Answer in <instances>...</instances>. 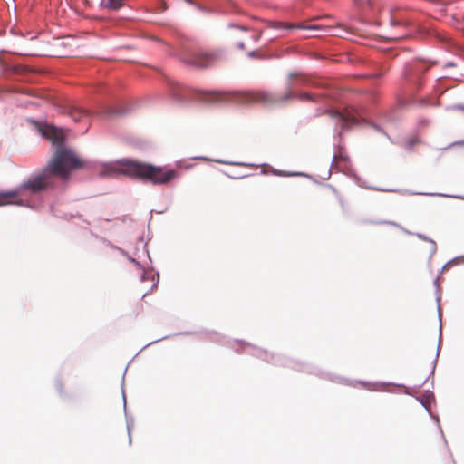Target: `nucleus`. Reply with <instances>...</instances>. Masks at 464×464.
Here are the masks:
<instances>
[{
    "instance_id": "1",
    "label": "nucleus",
    "mask_w": 464,
    "mask_h": 464,
    "mask_svg": "<svg viewBox=\"0 0 464 464\" xmlns=\"http://www.w3.org/2000/svg\"><path fill=\"white\" fill-rule=\"evenodd\" d=\"M285 86L287 91L284 93L267 90L235 92L230 98L241 103L256 102L275 107H284L295 98L314 103L330 102L337 99L336 91L330 89V83L309 79L297 72L288 73Z\"/></svg>"
},
{
    "instance_id": "2",
    "label": "nucleus",
    "mask_w": 464,
    "mask_h": 464,
    "mask_svg": "<svg viewBox=\"0 0 464 464\" xmlns=\"http://www.w3.org/2000/svg\"><path fill=\"white\" fill-rule=\"evenodd\" d=\"M87 166V161L80 158L73 149L67 145L59 146L40 170L33 172L26 180L15 188L20 198L25 194L38 195L51 188L64 189L72 172Z\"/></svg>"
},
{
    "instance_id": "3",
    "label": "nucleus",
    "mask_w": 464,
    "mask_h": 464,
    "mask_svg": "<svg viewBox=\"0 0 464 464\" xmlns=\"http://www.w3.org/2000/svg\"><path fill=\"white\" fill-rule=\"evenodd\" d=\"M102 174L123 175L155 186L169 184L179 177V172L174 169H166L164 166H157L133 158H121L103 163Z\"/></svg>"
},
{
    "instance_id": "4",
    "label": "nucleus",
    "mask_w": 464,
    "mask_h": 464,
    "mask_svg": "<svg viewBox=\"0 0 464 464\" xmlns=\"http://www.w3.org/2000/svg\"><path fill=\"white\" fill-rule=\"evenodd\" d=\"M233 343L238 344V347H233L228 344L232 349H234L235 353H243V349L246 347L250 348L251 350L247 352V353L253 357H256L263 362H266L274 366H281V367H288L295 371L309 373L315 375L321 379L330 381L332 382H336L340 384H344L351 386L353 385L352 382L344 377L328 372L320 369L319 367L310 364L308 362H301L298 360H295L289 358L281 353H276L273 352H269L261 347H257L248 342L240 339H235Z\"/></svg>"
},
{
    "instance_id": "5",
    "label": "nucleus",
    "mask_w": 464,
    "mask_h": 464,
    "mask_svg": "<svg viewBox=\"0 0 464 464\" xmlns=\"http://www.w3.org/2000/svg\"><path fill=\"white\" fill-rule=\"evenodd\" d=\"M325 112L335 121L334 136H338L341 140L342 135L351 130L353 126L367 123L368 121L363 117V111L348 103H342L336 107H329Z\"/></svg>"
},
{
    "instance_id": "6",
    "label": "nucleus",
    "mask_w": 464,
    "mask_h": 464,
    "mask_svg": "<svg viewBox=\"0 0 464 464\" xmlns=\"http://www.w3.org/2000/svg\"><path fill=\"white\" fill-rule=\"evenodd\" d=\"M163 80L169 95L179 105H186L192 100L215 102L223 99L217 92L184 88L166 75H163Z\"/></svg>"
},
{
    "instance_id": "7",
    "label": "nucleus",
    "mask_w": 464,
    "mask_h": 464,
    "mask_svg": "<svg viewBox=\"0 0 464 464\" xmlns=\"http://www.w3.org/2000/svg\"><path fill=\"white\" fill-rule=\"evenodd\" d=\"M437 63L436 60L423 58H415L405 63L402 72L403 83L410 91H420L424 86L426 72Z\"/></svg>"
},
{
    "instance_id": "8",
    "label": "nucleus",
    "mask_w": 464,
    "mask_h": 464,
    "mask_svg": "<svg viewBox=\"0 0 464 464\" xmlns=\"http://www.w3.org/2000/svg\"><path fill=\"white\" fill-rule=\"evenodd\" d=\"M26 121L34 126V130L44 139L48 140L53 147L66 145L67 134L63 129L49 124L46 121L26 118Z\"/></svg>"
},
{
    "instance_id": "9",
    "label": "nucleus",
    "mask_w": 464,
    "mask_h": 464,
    "mask_svg": "<svg viewBox=\"0 0 464 464\" xmlns=\"http://www.w3.org/2000/svg\"><path fill=\"white\" fill-rule=\"evenodd\" d=\"M226 53L225 49L215 50L211 53H189L187 56L181 58V61L189 66L205 69L224 59Z\"/></svg>"
},
{
    "instance_id": "10",
    "label": "nucleus",
    "mask_w": 464,
    "mask_h": 464,
    "mask_svg": "<svg viewBox=\"0 0 464 464\" xmlns=\"http://www.w3.org/2000/svg\"><path fill=\"white\" fill-rule=\"evenodd\" d=\"M346 174L353 178L354 182L357 186L368 189H372L376 191H384V192H394V193H401L403 195H425V196H431V197H450L454 198H460L464 199V196L461 195H448L443 193H426V192H420V191H413L409 189H401V188H384L381 187H375V186H369L367 185L366 181L363 180L361 177H359L353 170L349 169Z\"/></svg>"
},
{
    "instance_id": "11",
    "label": "nucleus",
    "mask_w": 464,
    "mask_h": 464,
    "mask_svg": "<svg viewBox=\"0 0 464 464\" xmlns=\"http://www.w3.org/2000/svg\"><path fill=\"white\" fill-rule=\"evenodd\" d=\"M433 285L434 286L436 287V292L439 293L440 292V283H439V276H437L434 281H433ZM440 296L439 294H437V296H436V302H437V313H438V318H439V321H440V325H439V338H438V345H437V351H436V354H435V358L432 360L431 362V365H432V368H431V371H430V375L419 385V387H421L430 378V375H433L434 372H435V369H436V366H437V362H438V358L440 356V347H441V342H442V321H441V317H442V313H441V307H440Z\"/></svg>"
},
{
    "instance_id": "12",
    "label": "nucleus",
    "mask_w": 464,
    "mask_h": 464,
    "mask_svg": "<svg viewBox=\"0 0 464 464\" xmlns=\"http://www.w3.org/2000/svg\"><path fill=\"white\" fill-rule=\"evenodd\" d=\"M129 105L115 102L113 103L101 102L96 110V113L102 116H123L130 111Z\"/></svg>"
},
{
    "instance_id": "13",
    "label": "nucleus",
    "mask_w": 464,
    "mask_h": 464,
    "mask_svg": "<svg viewBox=\"0 0 464 464\" xmlns=\"http://www.w3.org/2000/svg\"><path fill=\"white\" fill-rule=\"evenodd\" d=\"M15 205L21 207L34 208V205L24 198H20L15 188L9 190L0 191V206Z\"/></svg>"
},
{
    "instance_id": "14",
    "label": "nucleus",
    "mask_w": 464,
    "mask_h": 464,
    "mask_svg": "<svg viewBox=\"0 0 464 464\" xmlns=\"http://www.w3.org/2000/svg\"><path fill=\"white\" fill-rule=\"evenodd\" d=\"M415 399L418 402L421 404V406L426 410V411L429 413L430 417L435 420L437 423L440 431L441 433L442 438L444 440H446L441 426L440 425V419L437 415H433V413L430 411V407L429 406L428 402H431L435 401V395L434 393L430 390H425L423 394L420 396H415ZM447 443V441H445Z\"/></svg>"
},
{
    "instance_id": "15",
    "label": "nucleus",
    "mask_w": 464,
    "mask_h": 464,
    "mask_svg": "<svg viewBox=\"0 0 464 464\" xmlns=\"http://www.w3.org/2000/svg\"><path fill=\"white\" fill-rule=\"evenodd\" d=\"M268 27L274 29H280L291 32L293 30H317L318 26L316 24H306L304 23H286L281 21H270L268 23Z\"/></svg>"
},
{
    "instance_id": "16",
    "label": "nucleus",
    "mask_w": 464,
    "mask_h": 464,
    "mask_svg": "<svg viewBox=\"0 0 464 464\" xmlns=\"http://www.w3.org/2000/svg\"><path fill=\"white\" fill-rule=\"evenodd\" d=\"M64 112L68 113L75 121H79L82 117L91 115L92 111L75 102H70L66 105Z\"/></svg>"
},
{
    "instance_id": "17",
    "label": "nucleus",
    "mask_w": 464,
    "mask_h": 464,
    "mask_svg": "<svg viewBox=\"0 0 464 464\" xmlns=\"http://www.w3.org/2000/svg\"><path fill=\"white\" fill-rule=\"evenodd\" d=\"M142 270V274L140 276V281L144 282V281H147V280H151L153 282L150 289L146 292L142 297L146 296L150 291H152L153 289H155L158 285H159V282H160V273L158 271H154V268L151 267V271H146L145 270V267L143 266V269Z\"/></svg>"
},
{
    "instance_id": "18",
    "label": "nucleus",
    "mask_w": 464,
    "mask_h": 464,
    "mask_svg": "<svg viewBox=\"0 0 464 464\" xmlns=\"http://www.w3.org/2000/svg\"><path fill=\"white\" fill-rule=\"evenodd\" d=\"M121 396H122V401H123V410H124V414H125L126 429H127V433H128V437H129V445H131V443H132L131 431L134 427V417L131 415H129L127 412L126 394H125V390L123 388H122Z\"/></svg>"
},
{
    "instance_id": "19",
    "label": "nucleus",
    "mask_w": 464,
    "mask_h": 464,
    "mask_svg": "<svg viewBox=\"0 0 464 464\" xmlns=\"http://www.w3.org/2000/svg\"><path fill=\"white\" fill-rule=\"evenodd\" d=\"M403 232L408 234V235H414L418 238H420V239H421L423 241H427V242L430 243V256L428 257V262L430 263L431 261L433 256L437 252V244H436V242L432 238L429 237L428 236H426L425 234H422V233H419V232L414 233V232H411V231H409L407 229H403Z\"/></svg>"
},
{
    "instance_id": "20",
    "label": "nucleus",
    "mask_w": 464,
    "mask_h": 464,
    "mask_svg": "<svg viewBox=\"0 0 464 464\" xmlns=\"http://www.w3.org/2000/svg\"><path fill=\"white\" fill-rule=\"evenodd\" d=\"M185 2L193 5L197 10L206 14H223V11H220L218 8L206 6L195 0H185Z\"/></svg>"
},
{
    "instance_id": "21",
    "label": "nucleus",
    "mask_w": 464,
    "mask_h": 464,
    "mask_svg": "<svg viewBox=\"0 0 464 464\" xmlns=\"http://www.w3.org/2000/svg\"><path fill=\"white\" fill-rule=\"evenodd\" d=\"M193 159L198 160H204V161H215L217 163L231 165V166H256L255 164H250V163H246V162H241V161L224 160H220V159L213 160V159L208 158L206 156H197V157H193Z\"/></svg>"
},
{
    "instance_id": "22",
    "label": "nucleus",
    "mask_w": 464,
    "mask_h": 464,
    "mask_svg": "<svg viewBox=\"0 0 464 464\" xmlns=\"http://www.w3.org/2000/svg\"><path fill=\"white\" fill-rule=\"evenodd\" d=\"M447 79H449V77L445 75L439 76L436 79V84L434 85V89L439 93V95L443 94L444 92L450 88L449 86H445L443 83V82Z\"/></svg>"
},
{
    "instance_id": "23",
    "label": "nucleus",
    "mask_w": 464,
    "mask_h": 464,
    "mask_svg": "<svg viewBox=\"0 0 464 464\" xmlns=\"http://www.w3.org/2000/svg\"><path fill=\"white\" fill-rule=\"evenodd\" d=\"M104 6L111 10H119L124 4V0H102Z\"/></svg>"
},
{
    "instance_id": "24",
    "label": "nucleus",
    "mask_w": 464,
    "mask_h": 464,
    "mask_svg": "<svg viewBox=\"0 0 464 464\" xmlns=\"http://www.w3.org/2000/svg\"><path fill=\"white\" fill-rule=\"evenodd\" d=\"M117 250L120 252V254L126 257L130 263H132L137 268L143 269V265L139 262L136 258L131 257L126 250H124L121 247H117Z\"/></svg>"
},
{
    "instance_id": "25",
    "label": "nucleus",
    "mask_w": 464,
    "mask_h": 464,
    "mask_svg": "<svg viewBox=\"0 0 464 464\" xmlns=\"http://www.w3.org/2000/svg\"><path fill=\"white\" fill-rule=\"evenodd\" d=\"M388 71V67L385 65L377 64L374 72L371 74L372 78H381Z\"/></svg>"
},
{
    "instance_id": "26",
    "label": "nucleus",
    "mask_w": 464,
    "mask_h": 464,
    "mask_svg": "<svg viewBox=\"0 0 464 464\" xmlns=\"http://www.w3.org/2000/svg\"><path fill=\"white\" fill-rule=\"evenodd\" d=\"M204 334L211 342L214 343H220L221 340L224 338V336H222L221 334L215 331H205Z\"/></svg>"
},
{
    "instance_id": "27",
    "label": "nucleus",
    "mask_w": 464,
    "mask_h": 464,
    "mask_svg": "<svg viewBox=\"0 0 464 464\" xmlns=\"http://www.w3.org/2000/svg\"><path fill=\"white\" fill-rule=\"evenodd\" d=\"M419 105L422 106V107L428 106V105L439 107V106H440V102L439 100H436L435 102H431L429 98H421L419 101Z\"/></svg>"
},
{
    "instance_id": "28",
    "label": "nucleus",
    "mask_w": 464,
    "mask_h": 464,
    "mask_svg": "<svg viewBox=\"0 0 464 464\" xmlns=\"http://www.w3.org/2000/svg\"><path fill=\"white\" fill-rule=\"evenodd\" d=\"M227 29H237L240 32H247L249 29L247 26L246 25H243V24H237V23H228L227 24Z\"/></svg>"
},
{
    "instance_id": "29",
    "label": "nucleus",
    "mask_w": 464,
    "mask_h": 464,
    "mask_svg": "<svg viewBox=\"0 0 464 464\" xmlns=\"http://www.w3.org/2000/svg\"><path fill=\"white\" fill-rule=\"evenodd\" d=\"M269 167L271 169V172L273 175L279 176V177H290L291 171L276 169L271 166H269Z\"/></svg>"
},
{
    "instance_id": "30",
    "label": "nucleus",
    "mask_w": 464,
    "mask_h": 464,
    "mask_svg": "<svg viewBox=\"0 0 464 464\" xmlns=\"http://www.w3.org/2000/svg\"><path fill=\"white\" fill-rule=\"evenodd\" d=\"M170 336H171V335H165V336H162V337H160V338H159V339H156V340H154V341L150 342L149 343L145 344V345H144V346H143V347H142V348H141V349H140V350L136 353V356H138L140 353H141L144 349H146V348H147V347H149L150 345L154 344V343H159V342H160V341H162V340H166V339L169 338Z\"/></svg>"
},
{
    "instance_id": "31",
    "label": "nucleus",
    "mask_w": 464,
    "mask_h": 464,
    "mask_svg": "<svg viewBox=\"0 0 464 464\" xmlns=\"http://www.w3.org/2000/svg\"><path fill=\"white\" fill-rule=\"evenodd\" d=\"M419 142H420V140H419V139H417V138H411V139H409V140H407V142H406L405 149H406L408 151H411V150L413 149V147H414L417 143H419Z\"/></svg>"
},
{
    "instance_id": "32",
    "label": "nucleus",
    "mask_w": 464,
    "mask_h": 464,
    "mask_svg": "<svg viewBox=\"0 0 464 464\" xmlns=\"http://www.w3.org/2000/svg\"><path fill=\"white\" fill-rule=\"evenodd\" d=\"M356 382L363 385V386H371V385H373V386H376L378 384L380 385H390L392 384V382H380V383H370V382H364V381H356ZM392 385H395L394 383H392ZM397 386H402V384H396Z\"/></svg>"
},
{
    "instance_id": "33",
    "label": "nucleus",
    "mask_w": 464,
    "mask_h": 464,
    "mask_svg": "<svg viewBox=\"0 0 464 464\" xmlns=\"http://www.w3.org/2000/svg\"><path fill=\"white\" fill-rule=\"evenodd\" d=\"M372 224H388L401 228L403 231V227L394 221H370Z\"/></svg>"
},
{
    "instance_id": "34",
    "label": "nucleus",
    "mask_w": 464,
    "mask_h": 464,
    "mask_svg": "<svg viewBox=\"0 0 464 464\" xmlns=\"http://www.w3.org/2000/svg\"><path fill=\"white\" fill-rule=\"evenodd\" d=\"M290 177H305L308 179H313L312 175L305 173V172H301V171H291Z\"/></svg>"
},
{
    "instance_id": "35",
    "label": "nucleus",
    "mask_w": 464,
    "mask_h": 464,
    "mask_svg": "<svg viewBox=\"0 0 464 464\" xmlns=\"http://www.w3.org/2000/svg\"><path fill=\"white\" fill-rule=\"evenodd\" d=\"M55 389L57 391V392L60 394V395H63V383L61 382V380L57 379L55 381Z\"/></svg>"
},
{
    "instance_id": "36",
    "label": "nucleus",
    "mask_w": 464,
    "mask_h": 464,
    "mask_svg": "<svg viewBox=\"0 0 464 464\" xmlns=\"http://www.w3.org/2000/svg\"><path fill=\"white\" fill-rule=\"evenodd\" d=\"M459 260H460V257H454L452 258L451 260L448 261L441 268V272L442 273L446 268H448V266H450L451 264H455V263H458Z\"/></svg>"
},
{
    "instance_id": "37",
    "label": "nucleus",
    "mask_w": 464,
    "mask_h": 464,
    "mask_svg": "<svg viewBox=\"0 0 464 464\" xmlns=\"http://www.w3.org/2000/svg\"><path fill=\"white\" fill-rule=\"evenodd\" d=\"M199 333L197 332V331H184V332H179V333H175L173 334V336H177V335H195V334H198Z\"/></svg>"
},
{
    "instance_id": "38",
    "label": "nucleus",
    "mask_w": 464,
    "mask_h": 464,
    "mask_svg": "<svg viewBox=\"0 0 464 464\" xmlns=\"http://www.w3.org/2000/svg\"><path fill=\"white\" fill-rule=\"evenodd\" d=\"M371 126L377 131L385 135L390 140H392V138L379 125H377L376 123H371Z\"/></svg>"
},
{
    "instance_id": "39",
    "label": "nucleus",
    "mask_w": 464,
    "mask_h": 464,
    "mask_svg": "<svg viewBox=\"0 0 464 464\" xmlns=\"http://www.w3.org/2000/svg\"><path fill=\"white\" fill-rule=\"evenodd\" d=\"M447 110H458V111H464V104L457 103V104L447 107Z\"/></svg>"
},
{
    "instance_id": "40",
    "label": "nucleus",
    "mask_w": 464,
    "mask_h": 464,
    "mask_svg": "<svg viewBox=\"0 0 464 464\" xmlns=\"http://www.w3.org/2000/svg\"><path fill=\"white\" fill-rule=\"evenodd\" d=\"M390 24H391V25H392V26L401 25V24H405V23H404L403 21L399 20V19H397V18H395V17H392V18L390 19Z\"/></svg>"
},
{
    "instance_id": "41",
    "label": "nucleus",
    "mask_w": 464,
    "mask_h": 464,
    "mask_svg": "<svg viewBox=\"0 0 464 464\" xmlns=\"http://www.w3.org/2000/svg\"><path fill=\"white\" fill-rule=\"evenodd\" d=\"M135 357H137V356L135 355L133 358H131V359L128 362L127 366H130V364L134 361V358H135ZM127 368H128V367H126V368H125L124 372H123V375H122V380H121V389H122V388L124 389V380H125V374H126V372H127Z\"/></svg>"
},
{
    "instance_id": "42",
    "label": "nucleus",
    "mask_w": 464,
    "mask_h": 464,
    "mask_svg": "<svg viewBox=\"0 0 464 464\" xmlns=\"http://www.w3.org/2000/svg\"><path fill=\"white\" fill-rule=\"evenodd\" d=\"M135 357H137V356L135 355L133 358H131V359L128 362L127 366H130V364L134 361V358H135ZM127 368H128V367H126V368H125L124 372H123V375H122V380H121V389H122V388L124 389V380H125V374H126V372H127Z\"/></svg>"
},
{
    "instance_id": "43",
    "label": "nucleus",
    "mask_w": 464,
    "mask_h": 464,
    "mask_svg": "<svg viewBox=\"0 0 464 464\" xmlns=\"http://www.w3.org/2000/svg\"><path fill=\"white\" fill-rule=\"evenodd\" d=\"M135 357H137V356L135 355L133 358H131V359L128 362L127 366H130V364L134 361V358H135ZM127 368H128V367H126V368H125L124 372H123V375H122V380H121V389H122V388L124 389V380H125V374H126V372H127Z\"/></svg>"
},
{
    "instance_id": "44",
    "label": "nucleus",
    "mask_w": 464,
    "mask_h": 464,
    "mask_svg": "<svg viewBox=\"0 0 464 464\" xmlns=\"http://www.w3.org/2000/svg\"><path fill=\"white\" fill-rule=\"evenodd\" d=\"M135 357H137V356L135 355L133 358H131V359L128 362L127 366H130V364L134 361V358H135ZM127 368H128V367H126V368H125L124 372H123V375H122V380H121V389H122V388L124 389V380H125V374H126V372H127Z\"/></svg>"
},
{
    "instance_id": "45",
    "label": "nucleus",
    "mask_w": 464,
    "mask_h": 464,
    "mask_svg": "<svg viewBox=\"0 0 464 464\" xmlns=\"http://www.w3.org/2000/svg\"><path fill=\"white\" fill-rule=\"evenodd\" d=\"M135 357H137V356L135 355L133 358H131V359L128 362L127 366H130V364L134 361V358H135ZM127 368H128V367H126V368H125L124 372H123V375H122V380H121V389H122V388L124 389V380H125V374H126V372H127Z\"/></svg>"
},
{
    "instance_id": "46",
    "label": "nucleus",
    "mask_w": 464,
    "mask_h": 464,
    "mask_svg": "<svg viewBox=\"0 0 464 464\" xmlns=\"http://www.w3.org/2000/svg\"><path fill=\"white\" fill-rule=\"evenodd\" d=\"M135 357H137V356L135 355L133 358H131V359L128 362L127 366H130V364L134 361V358H135ZM127 368H128V367H126V368H125L124 372H123V375H122V380H121V389H122V388L124 389V380H125V374H126V372H127Z\"/></svg>"
},
{
    "instance_id": "47",
    "label": "nucleus",
    "mask_w": 464,
    "mask_h": 464,
    "mask_svg": "<svg viewBox=\"0 0 464 464\" xmlns=\"http://www.w3.org/2000/svg\"><path fill=\"white\" fill-rule=\"evenodd\" d=\"M143 248H144V251H145V253H146V255H147V257H148V259H149L150 263H151L152 261H151V258H150V256L149 249H148V247H147V242H145V243L143 244Z\"/></svg>"
},
{
    "instance_id": "48",
    "label": "nucleus",
    "mask_w": 464,
    "mask_h": 464,
    "mask_svg": "<svg viewBox=\"0 0 464 464\" xmlns=\"http://www.w3.org/2000/svg\"><path fill=\"white\" fill-rule=\"evenodd\" d=\"M103 242L106 244V246H110L111 248L117 250V247H119L118 246L113 245L111 241L107 239H103Z\"/></svg>"
},
{
    "instance_id": "49",
    "label": "nucleus",
    "mask_w": 464,
    "mask_h": 464,
    "mask_svg": "<svg viewBox=\"0 0 464 464\" xmlns=\"http://www.w3.org/2000/svg\"><path fill=\"white\" fill-rule=\"evenodd\" d=\"M248 57H250V58H257V57H259V54L257 53L256 51H250L248 53Z\"/></svg>"
},
{
    "instance_id": "50",
    "label": "nucleus",
    "mask_w": 464,
    "mask_h": 464,
    "mask_svg": "<svg viewBox=\"0 0 464 464\" xmlns=\"http://www.w3.org/2000/svg\"><path fill=\"white\" fill-rule=\"evenodd\" d=\"M429 122H430V121L428 119H425V118L420 119L419 121V124L422 125V126H427L429 124Z\"/></svg>"
},
{
    "instance_id": "51",
    "label": "nucleus",
    "mask_w": 464,
    "mask_h": 464,
    "mask_svg": "<svg viewBox=\"0 0 464 464\" xmlns=\"http://www.w3.org/2000/svg\"><path fill=\"white\" fill-rule=\"evenodd\" d=\"M456 66H457L456 63H454V62H452V61H450V62H448V63H446L444 64V68H448V67H456Z\"/></svg>"
},
{
    "instance_id": "52",
    "label": "nucleus",
    "mask_w": 464,
    "mask_h": 464,
    "mask_svg": "<svg viewBox=\"0 0 464 464\" xmlns=\"http://www.w3.org/2000/svg\"><path fill=\"white\" fill-rule=\"evenodd\" d=\"M227 176L232 179H244V178H246L248 175H242V176H238V177H234V176H231V175H228L227 174Z\"/></svg>"
},
{
    "instance_id": "53",
    "label": "nucleus",
    "mask_w": 464,
    "mask_h": 464,
    "mask_svg": "<svg viewBox=\"0 0 464 464\" xmlns=\"http://www.w3.org/2000/svg\"><path fill=\"white\" fill-rule=\"evenodd\" d=\"M237 47L239 48V49H244L245 48V44L243 42H238L237 44Z\"/></svg>"
},
{
    "instance_id": "54",
    "label": "nucleus",
    "mask_w": 464,
    "mask_h": 464,
    "mask_svg": "<svg viewBox=\"0 0 464 464\" xmlns=\"http://www.w3.org/2000/svg\"><path fill=\"white\" fill-rule=\"evenodd\" d=\"M324 186L328 187L331 188V190H333L334 193L337 192L336 188L333 186V185H330V184H325Z\"/></svg>"
},
{
    "instance_id": "55",
    "label": "nucleus",
    "mask_w": 464,
    "mask_h": 464,
    "mask_svg": "<svg viewBox=\"0 0 464 464\" xmlns=\"http://www.w3.org/2000/svg\"><path fill=\"white\" fill-rule=\"evenodd\" d=\"M340 158L343 160H348L349 158L347 155H340Z\"/></svg>"
},
{
    "instance_id": "56",
    "label": "nucleus",
    "mask_w": 464,
    "mask_h": 464,
    "mask_svg": "<svg viewBox=\"0 0 464 464\" xmlns=\"http://www.w3.org/2000/svg\"><path fill=\"white\" fill-rule=\"evenodd\" d=\"M4 34H5V29L3 27H0V36H2Z\"/></svg>"
},
{
    "instance_id": "57",
    "label": "nucleus",
    "mask_w": 464,
    "mask_h": 464,
    "mask_svg": "<svg viewBox=\"0 0 464 464\" xmlns=\"http://www.w3.org/2000/svg\"><path fill=\"white\" fill-rule=\"evenodd\" d=\"M456 144H459V145H464V140H460V141L456 142Z\"/></svg>"
},
{
    "instance_id": "58",
    "label": "nucleus",
    "mask_w": 464,
    "mask_h": 464,
    "mask_svg": "<svg viewBox=\"0 0 464 464\" xmlns=\"http://www.w3.org/2000/svg\"><path fill=\"white\" fill-rule=\"evenodd\" d=\"M336 158H337L336 153H334V155H333V160H332V163L334 162V160Z\"/></svg>"
},
{
    "instance_id": "59",
    "label": "nucleus",
    "mask_w": 464,
    "mask_h": 464,
    "mask_svg": "<svg viewBox=\"0 0 464 464\" xmlns=\"http://www.w3.org/2000/svg\"><path fill=\"white\" fill-rule=\"evenodd\" d=\"M50 210L53 214V205L50 206Z\"/></svg>"
},
{
    "instance_id": "60",
    "label": "nucleus",
    "mask_w": 464,
    "mask_h": 464,
    "mask_svg": "<svg viewBox=\"0 0 464 464\" xmlns=\"http://www.w3.org/2000/svg\"><path fill=\"white\" fill-rule=\"evenodd\" d=\"M330 176H331V169H329V171H328V176H327L326 179H329V178H330Z\"/></svg>"
},
{
    "instance_id": "61",
    "label": "nucleus",
    "mask_w": 464,
    "mask_h": 464,
    "mask_svg": "<svg viewBox=\"0 0 464 464\" xmlns=\"http://www.w3.org/2000/svg\"><path fill=\"white\" fill-rule=\"evenodd\" d=\"M312 179L314 183H316V184H320V183H319L316 179H314V178H313V179Z\"/></svg>"
},
{
    "instance_id": "62",
    "label": "nucleus",
    "mask_w": 464,
    "mask_h": 464,
    "mask_svg": "<svg viewBox=\"0 0 464 464\" xmlns=\"http://www.w3.org/2000/svg\"><path fill=\"white\" fill-rule=\"evenodd\" d=\"M10 33L13 34H15V32H14V30L13 28L10 30Z\"/></svg>"
},
{
    "instance_id": "63",
    "label": "nucleus",
    "mask_w": 464,
    "mask_h": 464,
    "mask_svg": "<svg viewBox=\"0 0 464 464\" xmlns=\"http://www.w3.org/2000/svg\"><path fill=\"white\" fill-rule=\"evenodd\" d=\"M139 241H140V242H143V237H139Z\"/></svg>"
},
{
    "instance_id": "64",
    "label": "nucleus",
    "mask_w": 464,
    "mask_h": 464,
    "mask_svg": "<svg viewBox=\"0 0 464 464\" xmlns=\"http://www.w3.org/2000/svg\"><path fill=\"white\" fill-rule=\"evenodd\" d=\"M258 166H269L267 163L259 164Z\"/></svg>"
}]
</instances>
